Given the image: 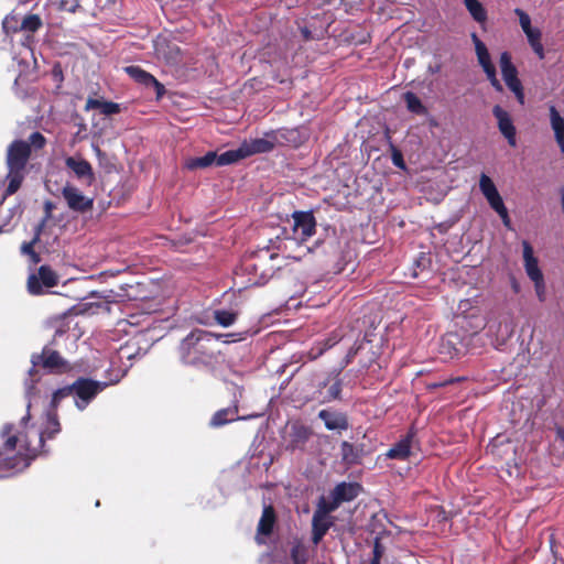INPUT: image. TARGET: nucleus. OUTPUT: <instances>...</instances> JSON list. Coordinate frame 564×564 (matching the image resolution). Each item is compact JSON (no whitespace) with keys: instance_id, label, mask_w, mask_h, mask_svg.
I'll return each instance as SVG.
<instances>
[{"instance_id":"21","label":"nucleus","mask_w":564,"mask_h":564,"mask_svg":"<svg viewBox=\"0 0 564 564\" xmlns=\"http://www.w3.org/2000/svg\"><path fill=\"white\" fill-rule=\"evenodd\" d=\"M550 124L554 131V137L561 152L564 154V118L561 116L554 105L549 107Z\"/></svg>"},{"instance_id":"20","label":"nucleus","mask_w":564,"mask_h":564,"mask_svg":"<svg viewBox=\"0 0 564 564\" xmlns=\"http://www.w3.org/2000/svg\"><path fill=\"white\" fill-rule=\"evenodd\" d=\"M154 47L158 57L164 59L167 64L175 65L180 62L181 48L176 43L159 40Z\"/></svg>"},{"instance_id":"58","label":"nucleus","mask_w":564,"mask_h":564,"mask_svg":"<svg viewBox=\"0 0 564 564\" xmlns=\"http://www.w3.org/2000/svg\"><path fill=\"white\" fill-rule=\"evenodd\" d=\"M511 91L514 94V96H516L517 100L519 101V104L523 105L524 104L523 87L520 86L518 88L511 89Z\"/></svg>"},{"instance_id":"11","label":"nucleus","mask_w":564,"mask_h":564,"mask_svg":"<svg viewBox=\"0 0 564 564\" xmlns=\"http://www.w3.org/2000/svg\"><path fill=\"white\" fill-rule=\"evenodd\" d=\"M57 284V275L48 265H41L37 275L31 274L28 279V290L31 294L39 295L43 286L53 288Z\"/></svg>"},{"instance_id":"17","label":"nucleus","mask_w":564,"mask_h":564,"mask_svg":"<svg viewBox=\"0 0 564 564\" xmlns=\"http://www.w3.org/2000/svg\"><path fill=\"white\" fill-rule=\"evenodd\" d=\"M65 165L74 172L78 180H84L87 185H91L95 182L93 166L87 160L67 156L65 159Z\"/></svg>"},{"instance_id":"42","label":"nucleus","mask_w":564,"mask_h":564,"mask_svg":"<svg viewBox=\"0 0 564 564\" xmlns=\"http://www.w3.org/2000/svg\"><path fill=\"white\" fill-rule=\"evenodd\" d=\"M475 52H476L477 61H478L479 65L481 66V68L494 65L491 62V57H490L487 46L481 47L480 45H477V50Z\"/></svg>"},{"instance_id":"5","label":"nucleus","mask_w":564,"mask_h":564,"mask_svg":"<svg viewBox=\"0 0 564 564\" xmlns=\"http://www.w3.org/2000/svg\"><path fill=\"white\" fill-rule=\"evenodd\" d=\"M61 431V425L57 419L56 412L46 411L45 412V422L43 423V427L40 431H33V434L36 436V445H31L29 440L24 442V444L20 445V449L24 448L26 454H23V457L30 458V463L42 452L44 451V443L46 440H52ZM30 437V432L26 435V438Z\"/></svg>"},{"instance_id":"53","label":"nucleus","mask_w":564,"mask_h":564,"mask_svg":"<svg viewBox=\"0 0 564 564\" xmlns=\"http://www.w3.org/2000/svg\"><path fill=\"white\" fill-rule=\"evenodd\" d=\"M524 34L528 37V41L530 44H533L534 42L539 41L541 37V32L539 29L531 28L524 32Z\"/></svg>"},{"instance_id":"55","label":"nucleus","mask_w":564,"mask_h":564,"mask_svg":"<svg viewBox=\"0 0 564 564\" xmlns=\"http://www.w3.org/2000/svg\"><path fill=\"white\" fill-rule=\"evenodd\" d=\"M54 208H55V205H54L53 202L45 200L44 202V216H43V218L50 220L52 218V212H53Z\"/></svg>"},{"instance_id":"28","label":"nucleus","mask_w":564,"mask_h":564,"mask_svg":"<svg viewBox=\"0 0 564 564\" xmlns=\"http://www.w3.org/2000/svg\"><path fill=\"white\" fill-rule=\"evenodd\" d=\"M24 180V170H8L7 181L8 186L6 188L4 195L0 200V204L6 199L7 196L14 194L21 186Z\"/></svg>"},{"instance_id":"60","label":"nucleus","mask_w":564,"mask_h":564,"mask_svg":"<svg viewBox=\"0 0 564 564\" xmlns=\"http://www.w3.org/2000/svg\"><path fill=\"white\" fill-rule=\"evenodd\" d=\"M301 34L303 36V39L305 41H310V40H313V35H312V32L308 28L304 26V28H301Z\"/></svg>"},{"instance_id":"63","label":"nucleus","mask_w":564,"mask_h":564,"mask_svg":"<svg viewBox=\"0 0 564 564\" xmlns=\"http://www.w3.org/2000/svg\"><path fill=\"white\" fill-rule=\"evenodd\" d=\"M556 435L560 440L564 441V429L563 427H557L556 429Z\"/></svg>"},{"instance_id":"26","label":"nucleus","mask_w":564,"mask_h":564,"mask_svg":"<svg viewBox=\"0 0 564 564\" xmlns=\"http://www.w3.org/2000/svg\"><path fill=\"white\" fill-rule=\"evenodd\" d=\"M90 109H100L102 115L112 116L120 111V105L113 101L88 98L85 105V110Z\"/></svg>"},{"instance_id":"12","label":"nucleus","mask_w":564,"mask_h":564,"mask_svg":"<svg viewBox=\"0 0 564 564\" xmlns=\"http://www.w3.org/2000/svg\"><path fill=\"white\" fill-rule=\"evenodd\" d=\"M141 288V283H122L118 285V290H108L102 292L94 291L91 292L93 297L104 299L107 302H111L116 297H120L122 300L134 301L140 297L139 289Z\"/></svg>"},{"instance_id":"54","label":"nucleus","mask_w":564,"mask_h":564,"mask_svg":"<svg viewBox=\"0 0 564 564\" xmlns=\"http://www.w3.org/2000/svg\"><path fill=\"white\" fill-rule=\"evenodd\" d=\"M91 148L98 162L102 164L107 160V154L97 144H93Z\"/></svg>"},{"instance_id":"15","label":"nucleus","mask_w":564,"mask_h":564,"mask_svg":"<svg viewBox=\"0 0 564 564\" xmlns=\"http://www.w3.org/2000/svg\"><path fill=\"white\" fill-rule=\"evenodd\" d=\"M126 73L139 84L145 87H153L156 99H161L165 94V87L152 74L145 72L140 66L130 65L124 68Z\"/></svg>"},{"instance_id":"44","label":"nucleus","mask_w":564,"mask_h":564,"mask_svg":"<svg viewBox=\"0 0 564 564\" xmlns=\"http://www.w3.org/2000/svg\"><path fill=\"white\" fill-rule=\"evenodd\" d=\"M514 13L519 18V23H520V26H521L523 32H527V30L532 28V25H531V18H530V15L525 11H523L520 8H516L514 9Z\"/></svg>"},{"instance_id":"35","label":"nucleus","mask_w":564,"mask_h":564,"mask_svg":"<svg viewBox=\"0 0 564 564\" xmlns=\"http://www.w3.org/2000/svg\"><path fill=\"white\" fill-rule=\"evenodd\" d=\"M479 189L487 200L500 194L494 181L485 173L480 174Z\"/></svg>"},{"instance_id":"25","label":"nucleus","mask_w":564,"mask_h":564,"mask_svg":"<svg viewBox=\"0 0 564 564\" xmlns=\"http://www.w3.org/2000/svg\"><path fill=\"white\" fill-rule=\"evenodd\" d=\"M237 408H225L220 409L212 416L209 421V426L212 427H220L230 422L239 420L237 415Z\"/></svg>"},{"instance_id":"14","label":"nucleus","mask_w":564,"mask_h":564,"mask_svg":"<svg viewBox=\"0 0 564 564\" xmlns=\"http://www.w3.org/2000/svg\"><path fill=\"white\" fill-rule=\"evenodd\" d=\"M492 115L497 119V126L500 133L507 139L508 143L511 147L517 145V130L513 124V121L507 110H505L501 106L496 105L492 108Z\"/></svg>"},{"instance_id":"30","label":"nucleus","mask_w":564,"mask_h":564,"mask_svg":"<svg viewBox=\"0 0 564 564\" xmlns=\"http://www.w3.org/2000/svg\"><path fill=\"white\" fill-rule=\"evenodd\" d=\"M217 153L215 151H208L202 156L189 159L186 162V167L188 170L204 169L213 164L217 165Z\"/></svg>"},{"instance_id":"50","label":"nucleus","mask_w":564,"mask_h":564,"mask_svg":"<svg viewBox=\"0 0 564 564\" xmlns=\"http://www.w3.org/2000/svg\"><path fill=\"white\" fill-rule=\"evenodd\" d=\"M37 242L39 241H34V238L29 242H24L21 246V252L30 257H36V252L34 251V245Z\"/></svg>"},{"instance_id":"61","label":"nucleus","mask_w":564,"mask_h":564,"mask_svg":"<svg viewBox=\"0 0 564 564\" xmlns=\"http://www.w3.org/2000/svg\"><path fill=\"white\" fill-rule=\"evenodd\" d=\"M470 37L475 45V51L477 50V45H480L481 47L486 46V44L478 37L476 33H471Z\"/></svg>"},{"instance_id":"29","label":"nucleus","mask_w":564,"mask_h":564,"mask_svg":"<svg viewBox=\"0 0 564 564\" xmlns=\"http://www.w3.org/2000/svg\"><path fill=\"white\" fill-rule=\"evenodd\" d=\"M217 166L230 165L237 163L242 159H246L242 144L240 143V145L237 149H230L220 154H217Z\"/></svg>"},{"instance_id":"64","label":"nucleus","mask_w":564,"mask_h":564,"mask_svg":"<svg viewBox=\"0 0 564 564\" xmlns=\"http://www.w3.org/2000/svg\"><path fill=\"white\" fill-rule=\"evenodd\" d=\"M560 193H561L562 209L564 212V187H562L560 189Z\"/></svg>"},{"instance_id":"22","label":"nucleus","mask_w":564,"mask_h":564,"mask_svg":"<svg viewBox=\"0 0 564 564\" xmlns=\"http://www.w3.org/2000/svg\"><path fill=\"white\" fill-rule=\"evenodd\" d=\"M334 524L333 517L313 514L312 518V542L317 545L329 528Z\"/></svg>"},{"instance_id":"10","label":"nucleus","mask_w":564,"mask_h":564,"mask_svg":"<svg viewBox=\"0 0 564 564\" xmlns=\"http://www.w3.org/2000/svg\"><path fill=\"white\" fill-rule=\"evenodd\" d=\"M292 218L293 231L302 241L315 234L316 220L312 210H295Z\"/></svg>"},{"instance_id":"62","label":"nucleus","mask_w":564,"mask_h":564,"mask_svg":"<svg viewBox=\"0 0 564 564\" xmlns=\"http://www.w3.org/2000/svg\"><path fill=\"white\" fill-rule=\"evenodd\" d=\"M19 210L21 212V208L19 205L10 208L8 210L7 223H9L11 220V218L15 215V213Z\"/></svg>"},{"instance_id":"37","label":"nucleus","mask_w":564,"mask_h":564,"mask_svg":"<svg viewBox=\"0 0 564 564\" xmlns=\"http://www.w3.org/2000/svg\"><path fill=\"white\" fill-rule=\"evenodd\" d=\"M69 395H70V390H69L68 384L56 389L52 393V398H51V401H50V404H48V408L46 409V411L56 412V409L59 405L61 401Z\"/></svg>"},{"instance_id":"16","label":"nucleus","mask_w":564,"mask_h":564,"mask_svg":"<svg viewBox=\"0 0 564 564\" xmlns=\"http://www.w3.org/2000/svg\"><path fill=\"white\" fill-rule=\"evenodd\" d=\"M312 435L313 431L311 427L299 422L293 423L290 427L286 448L292 452H303Z\"/></svg>"},{"instance_id":"34","label":"nucleus","mask_w":564,"mask_h":564,"mask_svg":"<svg viewBox=\"0 0 564 564\" xmlns=\"http://www.w3.org/2000/svg\"><path fill=\"white\" fill-rule=\"evenodd\" d=\"M338 508H339V505L334 498H330V500H327L324 496H321L318 498L316 509L313 514L330 517V513L334 512Z\"/></svg>"},{"instance_id":"2","label":"nucleus","mask_w":564,"mask_h":564,"mask_svg":"<svg viewBox=\"0 0 564 564\" xmlns=\"http://www.w3.org/2000/svg\"><path fill=\"white\" fill-rule=\"evenodd\" d=\"M31 368L28 370V378L24 380V398L26 400V414L21 417V425L25 426L31 419L30 410L34 403L37 402L41 390L37 387L40 377L36 367L48 371L61 370L66 367L67 361L59 355L58 351L44 346L41 354L33 352L31 355Z\"/></svg>"},{"instance_id":"47","label":"nucleus","mask_w":564,"mask_h":564,"mask_svg":"<svg viewBox=\"0 0 564 564\" xmlns=\"http://www.w3.org/2000/svg\"><path fill=\"white\" fill-rule=\"evenodd\" d=\"M488 204L489 206L497 213H501L502 210L507 209L505 203H503V199L501 197V195H497L492 198H489L488 200Z\"/></svg>"},{"instance_id":"52","label":"nucleus","mask_w":564,"mask_h":564,"mask_svg":"<svg viewBox=\"0 0 564 564\" xmlns=\"http://www.w3.org/2000/svg\"><path fill=\"white\" fill-rule=\"evenodd\" d=\"M47 221V219L42 218L40 223L34 227V241H40L42 232L45 229Z\"/></svg>"},{"instance_id":"9","label":"nucleus","mask_w":564,"mask_h":564,"mask_svg":"<svg viewBox=\"0 0 564 564\" xmlns=\"http://www.w3.org/2000/svg\"><path fill=\"white\" fill-rule=\"evenodd\" d=\"M523 261L527 275L534 282L535 290L540 295V290L544 289L543 273L539 268L538 259L534 257L533 248L528 241L522 242Z\"/></svg>"},{"instance_id":"3","label":"nucleus","mask_w":564,"mask_h":564,"mask_svg":"<svg viewBox=\"0 0 564 564\" xmlns=\"http://www.w3.org/2000/svg\"><path fill=\"white\" fill-rule=\"evenodd\" d=\"M12 427L11 424H6L1 430V436L6 440L0 448V479L11 477L30 466V458L23 457L21 451L14 454L20 441L11 434Z\"/></svg>"},{"instance_id":"40","label":"nucleus","mask_w":564,"mask_h":564,"mask_svg":"<svg viewBox=\"0 0 564 564\" xmlns=\"http://www.w3.org/2000/svg\"><path fill=\"white\" fill-rule=\"evenodd\" d=\"M482 70L486 74L490 85L495 88V90L501 93L503 90V87L499 79L497 78V70L495 65L485 67L482 68Z\"/></svg>"},{"instance_id":"32","label":"nucleus","mask_w":564,"mask_h":564,"mask_svg":"<svg viewBox=\"0 0 564 564\" xmlns=\"http://www.w3.org/2000/svg\"><path fill=\"white\" fill-rule=\"evenodd\" d=\"M290 557L293 564H306L308 561L307 546L299 540H294L290 550Z\"/></svg>"},{"instance_id":"8","label":"nucleus","mask_w":564,"mask_h":564,"mask_svg":"<svg viewBox=\"0 0 564 564\" xmlns=\"http://www.w3.org/2000/svg\"><path fill=\"white\" fill-rule=\"evenodd\" d=\"M62 196L68 208L75 213H86L93 208L94 199L84 195L77 187L66 184L62 188Z\"/></svg>"},{"instance_id":"13","label":"nucleus","mask_w":564,"mask_h":564,"mask_svg":"<svg viewBox=\"0 0 564 564\" xmlns=\"http://www.w3.org/2000/svg\"><path fill=\"white\" fill-rule=\"evenodd\" d=\"M317 417L323 421L324 426L328 431L341 433L348 430L349 421L345 412L334 409H322L317 413Z\"/></svg>"},{"instance_id":"46","label":"nucleus","mask_w":564,"mask_h":564,"mask_svg":"<svg viewBox=\"0 0 564 564\" xmlns=\"http://www.w3.org/2000/svg\"><path fill=\"white\" fill-rule=\"evenodd\" d=\"M391 161L394 166H397L401 170H406V164L403 159L402 152L394 147L392 148V151H391Z\"/></svg>"},{"instance_id":"38","label":"nucleus","mask_w":564,"mask_h":564,"mask_svg":"<svg viewBox=\"0 0 564 564\" xmlns=\"http://www.w3.org/2000/svg\"><path fill=\"white\" fill-rule=\"evenodd\" d=\"M341 389H343L341 379L337 378L327 389L322 402L328 403L334 400H339L341 398Z\"/></svg>"},{"instance_id":"51","label":"nucleus","mask_w":564,"mask_h":564,"mask_svg":"<svg viewBox=\"0 0 564 564\" xmlns=\"http://www.w3.org/2000/svg\"><path fill=\"white\" fill-rule=\"evenodd\" d=\"M383 553H384V546L381 544L380 539L376 538L375 542H373L372 558L381 560Z\"/></svg>"},{"instance_id":"39","label":"nucleus","mask_w":564,"mask_h":564,"mask_svg":"<svg viewBox=\"0 0 564 564\" xmlns=\"http://www.w3.org/2000/svg\"><path fill=\"white\" fill-rule=\"evenodd\" d=\"M42 25V21L37 14H29L24 17L21 29L28 32H36Z\"/></svg>"},{"instance_id":"48","label":"nucleus","mask_w":564,"mask_h":564,"mask_svg":"<svg viewBox=\"0 0 564 564\" xmlns=\"http://www.w3.org/2000/svg\"><path fill=\"white\" fill-rule=\"evenodd\" d=\"M79 8V0H59V9L70 13H75Z\"/></svg>"},{"instance_id":"4","label":"nucleus","mask_w":564,"mask_h":564,"mask_svg":"<svg viewBox=\"0 0 564 564\" xmlns=\"http://www.w3.org/2000/svg\"><path fill=\"white\" fill-rule=\"evenodd\" d=\"M120 379L107 381H98L91 378L78 377L69 386L70 395L74 397V404L78 411H84L90 402L107 387L119 382Z\"/></svg>"},{"instance_id":"49","label":"nucleus","mask_w":564,"mask_h":564,"mask_svg":"<svg viewBox=\"0 0 564 564\" xmlns=\"http://www.w3.org/2000/svg\"><path fill=\"white\" fill-rule=\"evenodd\" d=\"M29 139L30 143L36 149L43 148L46 141L44 135L37 131L32 132Z\"/></svg>"},{"instance_id":"6","label":"nucleus","mask_w":564,"mask_h":564,"mask_svg":"<svg viewBox=\"0 0 564 564\" xmlns=\"http://www.w3.org/2000/svg\"><path fill=\"white\" fill-rule=\"evenodd\" d=\"M285 132H274L270 131L264 134L263 138H256L251 140H245L242 144V149L246 158L260 154V153H269L274 147L281 142L280 137H284Z\"/></svg>"},{"instance_id":"24","label":"nucleus","mask_w":564,"mask_h":564,"mask_svg":"<svg viewBox=\"0 0 564 564\" xmlns=\"http://www.w3.org/2000/svg\"><path fill=\"white\" fill-rule=\"evenodd\" d=\"M275 523V511L272 506H264L258 523V534L270 535Z\"/></svg>"},{"instance_id":"43","label":"nucleus","mask_w":564,"mask_h":564,"mask_svg":"<svg viewBox=\"0 0 564 564\" xmlns=\"http://www.w3.org/2000/svg\"><path fill=\"white\" fill-rule=\"evenodd\" d=\"M245 336L243 333H228V334H215V343L220 340L223 343H236L243 340Z\"/></svg>"},{"instance_id":"7","label":"nucleus","mask_w":564,"mask_h":564,"mask_svg":"<svg viewBox=\"0 0 564 564\" xmlns=\"http://www.w3.org/2000/svg\"><path fill=\"white\" fill-rule=\"evenodd\" d=\"M31 155V145L24 140H14L7 151L8 170H24Z\"/></svg>"},{"instance_id":"41","label":"nucleus","mask_w":564,"mask_h":564,"mask_svg":"<svg viewBox=\"0 0 564 564\" xmlns=\"http://www.w3.org/2000/svg\"><path fill=\"white\" fill-rule=\"evenodd\" d=\"M482 70L486 74L490 85L495 88V90L501 93L503 90V87L499 79L497 78V70L495 65L485 67L482 68Z\"/></svg>"},{"instance_id":"23","label":"nucleus","mask_w":564,"mask_h":564,"mask_svg":"<svg viewBox=\"0 0 564 564\" xmlns=\"http://www.w3.org/2000/svg\"><path fill=\"white\" fill-rule=\"evenodd\" d=\"M414 434V431L411 430L402 440L387 452V457L391 459H405L411 453V442Z\"/></svg>"},{"instance_id":"27","label":"nucleus","mask_w":564,"mask_h":564,"mask_svg":"<svg viewBox=\"0 0 564 564\" xmlns=\"http://www.w3.org/2000/svg\"><path fill=\"white\" fill-rule=\"evenodd\" d=\"M362 455V448L355 446L354 444L344 441L340 444V456L343 463L347 465L357 464Z\"/></svg>"},{"instance_id":"1","label":"nucleus","mask_w":564,"mask_h":564,"mask_svg":"<svg viewBox=\"0 0 564 564\" xmlns=\"http://www.w3.org/2000/svg\"><path fill=\"white\" fill-rule=\"evenodd\" d=\"M178 361L200 371H212L218 361L215 350V334L195 328L183 337L176 348Z\"/></svg>"},{"instance_id":"57","label":"nucleus","mask_w":564,"mask_h":564,"mask_svg":"<svg viewBox=\"0 0 564 564\" xmlns=\"http://www.w3.org/2000/svg\"><path fill=\"white\" fill-rule=\"evenodd\" d=\"M532 50L534 51V53L540 57V58H543L544 57V50H543V45L541 44L540 40L534 42L533 44H530Z\"/></svg>"},{"instance_id":"19","label":"nucleus","mask_w":564,"mask_h":564,"mask_svg":"<svg viewBox=\"0 0 564 564\" xmlns=\"http://www.w3.org/2000/svg\"><path fill=\"white\" fill-rule=\"evenodd\" d=\"M502 78L507 87L511 90L522 86L518 78V69L511 61V55L508 52H502L499 58Z\"/></svg>"},{"instance_id":"33","label":"nucleus","mask_w":564,"mask_h":564,"mask_svg":"<svg viewBox=\"0 0 564 564\" xmlns=\"http://www.w3.org/2000/svg\"><path fill=\"white\" fill-rule=\"evenodd\" d=\"M464 3L475 21L482 23L487 20L486 9L479 0H464Z\"/></svg>"},{"instance_id":"36","label":"nucleus","mask_w":564,"mask_h":564,"mask_svg":"<svg viewBox=\"0 0 564 564\" xmlns=\"http://www.w3.org/2000/svg\"><path fill=\"white\" fill-rule=\"evenodd\" d=\"M214 318L218 325L223 327H229L235 324L237 319V313L234 311L219 308L214 311Z\"/></svg>"},{"instance_id":"59","label":"nucleus","mask_w":564,"mask_h":564,"mask_svg":"<svg viewBox=\"0 0 564 564\" xmlns=\"http://www.w3.org/2000/svg\"><path fill=\"white\" fill-rule=\"evenodd\" d=\"M511 91L514 94V96H516L517 100L519 101V104L523 105L524 104L523 87L520 86L518 88L511 89Z\"/></svg>"},{"instance_id":"18","label":"nucleus","mask_w":564,"mask_h":564,"mask_svg":"<svg viewBox=\"0 0 564 564\" xmlns=\"http://www.w3.org/2000/svg\"><path fill=\"white\" fill-rule=\"evenodd\" d=\"M361 490L362 487L358 482L341 481L330 491V498H334L340 506L344 502H349L356 499Z\"/></svg>"},{"instance_id":"31","label":"nucleus","mask_w":564,"mask_h":564,"mask_svg":"<svg viewBox=\"0 0 564 564\" xmlns=\"http://www.w3.org/2000/svg\"><path fill=\"white\" fill-rule=\"evenodd\" d=\"M403 100L406 105V109L410 112L420 116L427 115V108L413 91H405L403 94Z\"/></svg>"},{"instance_id":"45","label":"nucleus","mask_w":564,"mask_h":564,"mask_svg":"<svg viewBox=\"0 0 564 564\" xmlns=\"http://www.w3.org/2000/svg\"><path fill=\"white\" fill-rule=\"evenodd\" d=\"M276 132H285L284 137H280L281 142H279V144H282L284 142H290L294 147H296L300 143L297 130H286L285 129V130H278Z\"/></svg>"},{"instance_id":"56","label":"nucleus","mask_w":564,"mask_h":564,"mask_svg":"<svg viewBox=\"0 0 564 564\" xmlns=\"http://www.w3.org/2000/svg\"><path fill=\"white\" fill-rule=\"evenodd\" d=\"M498 216L501 218L503 226L511 229V219L509 217L508 209L502 210Z\"/></svg>"}]
</instances>
